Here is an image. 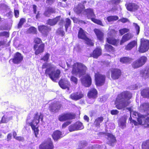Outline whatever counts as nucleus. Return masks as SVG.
Wrapping results in <instances>:
<instances>
[{
    "label": "nucleus",
    "mask_w": 149,
    "mask_h": 149,
    "mask_svg": "<svg viewBox=\"0 0 149 149\" xmlns=\"http://www.w3.org/2000/svg\"><path fill=\"white\" fill-rule=\"evenodd\" d=\"M143 96L149 98V88H147L143 89L141 92Z\"/></svg>",
    "instance_id": "c9c22d12"
},
{
    "label": "nucleus",
    "mask_w": 149,
    "mask_h": 149,
    "mask_svg": "<svg viewBox=\"0 0 149 149\" xmlns=\"http://www.w3.org/2000/svg\"><path fill=\"white\" fill-rule=\"evenodd\" d=\"M82 84L85 87L90 86L91 84V79L88 74L86 75L81 78Z\"/></svg>",
    "instance_id": "f8f14e48"
},
{
    "label": "nucleus",
    "mask_w": 149,
    "mask_h": 149,
    "mask_svg": "<svg viewBox=\"0 0 149 149\" xmlns=\"http://www.w3.org/2000/svg\"><path fill=\"white\" fill-rule=\"evenodd\" d=\"M9 113H8L6 115H5L2 117L1 120L0 121V124L1 123H6L10 120L12 119V117L9 116Z\"/></svg>",
    "instance_id": "bb28decb"
},
{
    "label": "nucleus",
    "mask_w": 149,
    "mask_h": 149,
    "mask_svg": "<svg viewBox=\"0 0 149 149\" xmlns=\"http://www.w3.org/2000/svg\"><path fill=\"white\" fill-rule=\"evenodd\" d=\"M132 97V94L127 91L118 95L115 102L116 107L118 109H121L127 107L130 103L129 100Z\"/></svg>",
    "instance_id": "f03ea898"
},
{
    "label": "nucleus",
    "mask_w": 149,
    "mask_h": 149,
    "mask_svg": "<svg viewBox=\"0 0 149 149\" xmlns=\"http://www.w3.org/2000/svg\"><path fill=\"white\" fill-rule=\"evenodd\" d=\"M127 118V116L124 115L119 120L118 124L122 129H123L126 127V121Z\"/></svg>",
    "instance_id": "5701e85b"
},
{
    "label": "nucleus",
    "mask_w": 149,
    "mask_h": 149,
    "mask_svg": "<svg viewBox=\"0 0 149 149\" xmlns=\"http://www.w3.org/2000/svg\"><path fill=\"white\" fill-rule=\"evenodd\" d=\"M140 110L144 111L147 115H149V103H143L140 107Z\"/></svg>",
    "instance_id": "393cba45"
},
{
    "label": "nucleus",
    "mask_w": 149,
    "mask_h": 149,
    "mask_svg": "<svg viewBox=\"0 0 149 149\" xmlns=\"http://www.w3.org/2000/svg\"><path fill=\"white\" fill-rule=\"evenodd\" d=\"M147 60V58L146 57H141L138 60L133 62L132 65L133 67L136 68L141 66L145 63Z\"/></svg>",
    "instance_id": "6e6552de"
},
{
    "label": "nucleus",
    "mask_w": 149,
    "mask_h": 149,
    "mask_svg": "<svg viewBox=\"0 0 149 149\" xmlns=\"http://www.w3.org/2000/svg\"><path fill=\"white\" fill-rule=\"evenodd\" d=\"M129 31V29L126 28H123L119 30V32L121 35H123Z\"/></svg>",
    "instance_id": "5fc2aeb1"
},
{
    "label": "nucleus",
    "mask_w": 149,
    "mask_h": 149,
    "mask_svg": "<svg viewBox=\"0 0 149 149\" xmlns=\"http://www.w3.org/2000/svg\"><path fill=\"white\" fill-rule=\"evenodd\" d=\"M36 31L37 30L36 29L33 27H31L28 30V32L29 33L34 34L36 33Z\"/></svg>",
    "instance_id": "09e8293b"
},
{
    "label": "nucleus",
    "mask_w": 149,
    "mask_h": 149,
    "mask_svg": "<svg viewBox=\"0 0 149 149\" xmlns=\"http://www.w3.org/2000/svg\"><path fill=\"white\" fill-rule=\"evenodd\" d=\"M40 149H53L54 146L50 138L45 140L39 146Z\"/></svg>",
    "instance_id": "0eeeda50"
},
{
    "label": "nucleus",
    "mask_w": 149,
    "mask_h": 149,
    "mask_svg": "<svg viewBox=\"0 0 149 149\" xmlns=\"http://www.w3.org/2000/svg\"><path fill=\"white\" fill-rule=\"evenodd\" d=\"M50 55V54L48 53L46 54L43 58L41 59V60L47 61Z\"/></svg>",
    "instance_id": "6e6d98bb"
},
{
    "label": "nucleus",
    "mask_w": 149,
    "mask_h": 149,
    "mask_svg": "<svg viewBox=\"0 0 149 149\" xmlns=\"http://www.w3.org/2000/svg\"><path fill=\"white\" fill-rule=\"evenodd\" d=\"M55 10L51 7L48 8L43 13L45 16L49 17L52 13H55Z\"/></svg>",
    "instance_id": "c85d7f7f"
},
{
    "label": "nucleus",
    "mask_w": 149,
    "mask_h": 149,
    "mask_svg": "<svg viewBox=\"0 0 149 149\" xmlns=\"http://www.w3.org/2000/svg\"><path fill=\"white\" fill-rule=\"evenodd\" d=\"M86 1H84L83 2L79 3L74 8V11L77 14L81 13L85 8L84 3H86Z\"/></svg>",
    "instance_id": "ddd939ff"
},
{
    "label": "nucleus",
    "mask_w": 149,
    "mask_h": 149,
    "mask_svg": "<svg viewBox=\"0 0 149 149\" xmlns=\"http://www.w3.org/2000/svg\"><path fill=\"white\" fill-rule=\"evenodd\" d=\"M74 50L77 52H79L80 50V47L79 45H77L74 48Z\"/></svg>",
    "instance_id": "338daca9"
},
{
    "label": "nucleus",
    "mask_w": 149,
    "mask_h": 149,
    "mask_svg": "<svg viewBox=\"0 0 149 149\" xmlns=\"http://www.w3.org/2000/svg\"><path fill=\"white\" fill-rule=\"evenodd\" d=\"M55 0H47L46 1V3L49 5H51L55 1Z\"/></svg>",
    "instance_id": "0e129e2a"
},
{
    "label": "nucleus",
    "mask_w": 149,
    "mask_h": 149,
    "mask_svg": "<svg viewBox=\"0 0 149 149\" xmlns=\"http://www.w3.org/2000/svg\"><path fill=\"white\" fill-rule=\"evenodd\" d=\"M133 26H134L137 35H138L140 31V27L136 24L134 23L133 24Z\"/></svg>",
    "instance_id": "864d4df0"
},
{
    "label": "nucleus",
    "mask_w": 149,
    "mask_h": 149,
    "mask_svg": "<svg viewBox=\"0 0 149 149\" xmlns=\"http://www.w3.org/2000/svg\"><path fill=\"white\" fill-rule=\"evenodd\" d=\"M84 40L86 41V44L89 45L93 46L94 45V42L93 40L90 39L89 38L87 37Z\"/></svg>",
    "instance_id": "a18cd8bd"
},
{
    "label": "nucleus",
    "mask_w": 149,
    "mask_h": 149,
    "mask_svg": "<svg viewBox=\"0 0 149 149\" xmlns=\"http://www.w3.org/2000/svg\"><path fill=\"white\" fill-rule=\"evenodd\" d=\"M43 69L46 68L45 74L48 75L50 79L54 81H56L60 77L61 71L57 69L56 70V67L51 63H46L42 66Z\"/></svg>",
    "instance_id": "7ed1b4c3"
},
{
    "label": "nucleus",
    "mask_w": 149,
    "mask_h": 149,
    "mask_svg": "<svg viewBox=\"0 0 149 149\" xmlns=\"http://www.w3.org/2000/svg\"><path fill=\"white\" fill-rule=\"evenodd\" d=\"M14 15L17 18L19 17V11L17 10H14Z\"/></svg>",
    "instance_id": "69168bd1"
},
{
    "label": "nucleus",
    "mask_w": 149,
    "mask_h": 149,
    "mask_svg": "<svg viewBox=\"0 0 149 149\" xmlns=\"http://www.w3.org/2000/svg\"><path fill=\"white\" fill-rule=\"evenodd\" d=\"M94 18H92V19H91L92 21L97 24L103 26L102 22L101 20L96 19Z\"/></svg>",
    "instance_id": "3c124183"
},
{
    "label": "nucleus",
    "mask_w": 149,
    "mask_h": 149,
    "mask_svg": "<svg viewBox=\"0 0 149 149\" xmlns=\"http://www.w3.org/2000/svg\"><path fill=\"white\" fill-rule=\"evenodd\" d=\"M133 37V36L130 33H128L125 34L123 36L120 41V45H122L124 42L131 39Z\"/></svg>",
    "instance_id": "a878e982"
},
{
    "label": "nucleus",
    "mask_w": 149,
    "mask_h": 149,
    "mask_svg": "<svg viewBox=\"0 0 149 149\" xmlns=\"http://www.w3.org/2000/svg\"><path fill=\"white\" fill-rule=\"evenodd\" d=\"M120 21L122 22L125 23L127 22L128 20L127 18H123L120 19Z\"/></svg>",
    "instance_id": "774afa93"
},
{
    "label": "nucleus",
    "mask_w": 149,
    "mask_h": 149,
    "mask_svg": "<svg viewBox=\"0 0 149 149\" xmlns=\"http://www.w3.org/2000/svg\"><path fill=\"white\" fill-rule=\"evenodd\" d=\"M130 113V117L129 118L131 122L133 123L135 125L139 124L144 125L145 127H148L149 125V119H147L146 115H141L136 111H132L131 108H127Z\"/></svg>",
    "instance_id": "f257e3e1"
},
{
    "label": "nucleus",
    "mask_w": 149,
    "mask_h": 149,
    "mask_svg": "<svg viewBox=\"0 0 149 149\" xmlns=\"http://www.w3.org/2000/svg\"><path fill=\"white\" fill-rule=\"evenodd\" d=\"M120 0H112L111 3L113 5H117L120 3Z\"/></svg>",
    "instance_id": "13d9d810"
},
{
    "label": "nucleus",
    "mask_w": 149,
    "mask_h": 149,
    "mask_svg": "<svg viewBox=\"0 0 149 149\" xmlns=\"http://www.w3.org/2000/svg\"><path fill=\"white\" fill-rule=\"evenodd\" d=\"M61 18L60 16H57L53 19H49L47 21V24L51 26L56 25Z\"/></svg>",
    "instance_id": "b1692460"
},
{
    "label": "nucleus",
    "mask_w": 149,
    "mask_h": 149,
    "mask_svg": "<svg viewBox=\"0 0 149 149\" xmlns=\"http://www.w3.org/2000/svg\"><path fill=\"white\" fill-rule=\"evenodd\" d=\"M76 127L78 130H81L84 128V126L82 125V124L80 122H77L75 123Z\"/></svg>",
    "instance_id": "49530a36"
},
{
    "label": "nucleus",
    "mask_w": 149,
    "mask_h": 149,
    "mask_svg": "<svg viewBox=\"0 0 149 149\" xmlns=\"http://www.w3.org/2000/svg\"><path fill=\"white\" fill-rule=\"evenodd\" d=\"M43 119V116L42 114L41 113L39 114L38 113H37L35 115L33 120L31 123H29L34 131V134L36 137H37L39 132V130L38 129V124L40 120L42 121Z\"/></svg>",
    "instance_id": "20e7f679"
},
{
    "label": "nucleus",
    "mask_w": 149,
    "mask_h": 149,
    "mask_svg": "<svg viewBox=\"0 0 149 149\" xmlns=\"http://www.w3.org/2000/svg\"><path fill=\"white\" fill-rule=\"evenodd\" d=\"M137 45V42L135 40H133L127 44L125 47V49L127 50H130Z\"/></svg>",
    "instance_id": "c756f323"
},
{
    "label": "nucleus",
    "mask_w": 149,
    "mask_h": 149,
    "mask_svg": "<svg viewBox=\"0 0 149 149\" xmlns=\"http://www.w3.org/2000/svg\"><path fill=\"white\" fill-rule=\"evenodd\" d=\"M34 42L35 43L37 44L40 43L41 42V40L39 38H36L34 39Z\"/></svg>",
    "instance_id": "052dcab7"
},
{
    "label": "nucleus",
    "mask_w": 149,
    "mask_h": 149,
    "mask_svg": "<svg viewBox=\"0 0 149 149\" xmlns=\"http://www.w3.org/2000/svg\"><path fill=\"white\" fill-rule=\"evenodd\" d=\"M125 5L127 10L130 11H135L139 8V6L134 3H129Z\"/></svg>",
    "instance_id": "412c9836"
},
{
    "label": "nucleus",
    "mask_w": 149,
    "mask_h": 149,
    "mask_svg": "<svg viewBox=\"0 0 149 149\" xmlns=\"http://www.w3.org/2000/svg\"><path fill=\"white\" fill-rule=\"evenodd\" d=\"M105 48L106 50L108 52H112L114 51V48L111 45L109 44L105 45Z\"/></svg>",
    "instance_id": "a19ab883"
},
{
    "label": "nucleus",
    "mask_w": 149,
    "mask_h": 149,
    "mask_svg": "<svg viewBox=\"0 0 149 149\" xmlns=\"http://www.w3.org/2000/svg\"><path fill=\"white\" fill-rule=\"evenodd\" d=\"M58 84L63 89H67V92L69 93H71V91L70 90V83L69 81L66 79L61 80L59 82Z\"/></svg>",
    "instance_id": "1a4fd4ad"
},
{
    "label": "nucleus",
    "mask_w": 149,
    "mask_h": 149,
    "mask_svg": "<svg viewBox=\"0 0 149 149\" xmlns=\"http://www.w3.org/2000/svg\"><path fill=\"white\" fill-rule=\"evenodd\" d=\"M101 54V49L100 48H97L93 52L92 56L94 58H97Z\"/></svg>",
    "instance_id": "f704fd0d"
},
{
    "label": "nucleus",
    "mask_w": 149,
    "mask_h": 149,
    "mask_svg": "<svg viewBox=\"0 0 149 149\" xmlns=\"http://www.w3.org/2000/svg\"><path fill=\"white\" fill-rule=\"evenodd\" d=\"M149 49V41L144 38L141 40V45L139 49V52L143 53L147 51Z\"/></svg>",
    "instance_id": "423d86ee"
},
{
    "label": "nucleus",
    "mask_w": 149,
    "mask_h": 149,
    "mask_svg": "<svg viewBox=\"0 0 149 149\" xmlns=\"http://www.w3.org/2000/svg\"><path fill=\"white\" fill-rule=\"evenodd\" d=\"M118 18L116 16H109L107 18V19L109 22L117 20Z\"/></svg>",
    "instance_id": "37998d69"
},
{
    "label": "nucleus",
    "mask_w": 149,
    "mask_h": 149,
    "mask_svg": "<svg viewBox=\"0 0 149 149\" xmlns=\"http://www.w3.org/2000/svg\"><path fill=\"white\" fill-rule=\"evenodd\" d=\"M39 31L42 34L45 35H47L49 31H51V28L44 25L39 26H38Z\"/></svg>",
    "instance_id": "f3484780"
},
{
    "label": "nucleus",
    "mask_w": 149,
    "mask_h": 149,
    "mask_svg": "<svg viewBox=\"0 0 149 149\" xmlns=\"http://www.w3.org/2000/svg\"><path fill=\"white\" fill-rule=\"evenodd\" d=\"M108 42L113 45H115L117 43V41L114 38L111 36L108 37L107 39Z\"/></svg>",
    "instance_id": "e433bc0d"
},
{
    "label": "nucleus",
    "mask_w": 149,
    "mask_h": 149,
    "mask_svg": "<svg viewBox=\"0 0 149 149\" xmlns=\"http://www.w3.org/2000/svg\"><path fill=\"white\" fill-rule=\"evenodd\" d=\"M97 91L95 88H93L88 93V95L90 98H95L97 97Z\"/></svg>",
    "instance_id": "2f4dec72"
},
{
    "label": "nucleus",
    "mask_w": 149,
    "mask_h": 149,
    "mask_svg": "<svg viewBox=\"0 0 149 149\" xmlns=\"http://www.w3.org/2000/svg\"><path fill=\"white\" fill-rule=\"evenodd\" d=\"M76 127L75 123L72 124L69 127V130L70 132L77 130H78Z\"/></svg>",
    "instance_id": "c03bdc74"
},
{
    "label": "nucleus",
    "mask_w": 149,
    "mask_h": 149,
    "mask_svg": "<svg viewBox=\"0 0 149 149\" xmlns=\"http://www.w3.org/2000/svg\"><path fill=\"white\" fill-rule=\"evenodd\" d=\"M83 96V94L81 92H77L72 94L70 97L73 100H77L82 98Z\"/></svg>",
    "instance_id": "aec40b11"
},
{
    "label": "nucleus",
    "mask_w": 149,
    "mask_h": 149,
    "mask_svg": "<svg viewBox=\"0 0 149 149\" xmlns=\"http://www.w3.org/2000/svg\"><path fill=\"white\" fill-rule=\"evenodd\" d=\"M26 19L24 18L21 19L18 25V28H20L22 27V25H23L24 23L26 22Z\"/></svg>",
    "instance_id": "de8ad7c7"
},
{
    "label": "nucleus",
    "mask_w": 149,
    "mask_h": 149,
    "mask_svg": "<svg viewBox=\"0 0 149 149\" xmlns=\"http://www.w3.org/2000/svg\"><path fill=\"white\" fill-rule=\"evenodd\" d=\"M141 74L143 77L145 78H148L149 77V67L146 68L144 71H143L141 72Z\"/></svg>",
    "instance_id": "ea45409f"
},
{
    "label": "nucleus",
    "mask_w": 149,
    "mask_h": 149,
    "mask_svg": "<svg viewBox=\"0 0 149 149\" xmlns=\"http://www.w3.org/2000/svg\"><path fill=\"white\" fill-rule=\"evenodd\" d=\"M78 37L79 38L85 40L87 36L86 32L81 28H80L78 32Z\"/></svg>",
    "instance_id": "72a5a7b5"
},
{
    "label": "nucleus",
    "mask_w": 149,
    "mask_h": 149,
    "mask_svg": "<svg viewBox=\"0 0 149 149\" xmlns=\"http://www.w3.org/2000/svg\"><path fill=\"white\" fill-rule=\"evenodd\" d=\"M120 61L123 63H130L132 61V59L128 57H125L121 58Z\"/></svg>",
    "instance_id": "4c0bfd02"
},
{
    "label": "nucleus",
    "mask_w": 149,
    "mask_h": 149,
    "mask_svg": "<svg viewBox=\"0 0 149 149\" xmlns=\"http://www.w3.org/2000/svg\"><path fill=\"white\" fill-rule=\"evenodd\" d=\"M104 118L103 117L100 116L97 118L95 120L94 125L96 127H100V123L103 121Z\"/></svg>",
    "instance_id": "473e14b6"
},
{
    "label": "nucleus",
    "mask_w": 149,
    "mask_h": 149,
    "mask_svg": "<svg viewBox=\"0 0 149 149\" xmlns=\"http://www.w3.org/2000/svg\"><path fill=\"white\" fill-rule=\"evenodd\" d=\"M70 80L72 83H73L74 84H77L78 79L75 77L72 76L70 78Z\"/></svg>",
    "instance_id": "8fccbe9b"
},
{
    "label": "nucleus",
    "mask_w": 149,
    "mask_h": 149,
    "mask_svg": "<svg viewBox=\"0 0 149 149\" xmlns=\"http://www.w3.org/2000/svg\"><path fill=\"white\" fill-rule=\"evenodd\" d=\"M8 34L7 32L3 31L0 33V36H8Z\"/></svg>",
    "instance_id": "680f3d73"
},
{
    "label": "nucleus",
    "mask_w": 149,
    "mask_h": 149,
    "mask_svg": "<svg viewBox=\"0 0 149 149\" xmlns=\"http://www.w3.org/2000/svg\"><path fill=\"white\" fill-rule=\"evenodd\" d=\"M61 105L58 102L52 103L49 106V109L50 111L56 112H58L60 109Z\"/></svg>",
    "instance_id": "a211bd4d"
},
{
    "label": "nucleus",
    "mask_w": 149,
    "mask_h": 149,
    "mask_svg": "<svg viewBox=\"0 0 149 149\" xmlns=\"http://www.w3.org/2000/svg\"><path fill=\"white\" fill-rule=\"evenodd\" d=\"M111 78L114 79H118L121 75V71L118 69H113L111 71Z\"/></svg>",
    "instance_id": "6ab92c4d"
},
{
    "label": "nucleus",
    "mask_w": 149,
    "mask_h": 149,
    "mask_svg": "<svg viewBox=\"0 0 149 149\" xmlns=\"http://www.w3.org/2000/svg\"><path fill=\"white\" fill-rule=\"evenodd\" d=\"M119 112V111L117 110H112L111 111V113L113 115H117Z\"/></svg>",
    "instance_id": "bf43d9fd"
},
{
    "label": "nucleus",
    "mask_w": 149,
    "mask_h": 149,
    "mask_svg": "<svg viewBox=\"0 0 149 149\" xmlns=\"http://www.w3.org/2000/svg\"><path fill=\"white\" fill-rule=\"evenodd\" d=\"M44 47V45L42 44L40 45L38 48L35 52V54L37 55L40 53L43 52Z\"/></svg>",
    "instance_id": "58836bf2"
},
{
    "label": "nucleus",
    "mask_w": 149,
    "mask_h": 149,
    "mask_svg": "<svg viewBox=\"0 0 149 149\" xmlns=\"http://www.w3.org/2000/svg\"><path fill=\"white\" fill-rule=\"evenodd\" d=\"M74 116L70 113H65L59 115L58 120L61 122L64 121L68 120H71L74 118Z\"/></svg>",
    "instance_id": "9d476101"
},
{
    "label": "nucleus",
    "mask_w": 149,
    "mask_h": 149,
    "mask_svg": "<svg viewBox=\"0 0 149 149\" xmlns=\"http://www.w3.org/2000/svg\"><path fill=\"white\" fill-rule=\"evenodd\" d=\"M87 68L84 65L81 63H75L73 66L72 73L81 77L85 74Z\"/></svg>",
    "instance_id": "39448f33"
},
{
    "label": "nucleus",
    "mask_w": 149,
    "mask_h": 149,
    "mask_svg": "<svg viewBox=\"0 0 149 149\" xmlns=\"http://www.w3.org/2000/svg\"><path fill=\"white\" fill-rule=\"evenodd\" d=\"M23 56L20 53L17 52L14 55L13 62L15 64H19L23 60Z\"/></svg>",
    "instance_id": "4468645a"
},
{
    "label": "nucleus",
    "mask_w": 149,
    "mask_h": 149,
    "mask_svg": "<svg viewBox=\"0 0 149 149\" xmlns=\"http://www.w3.org/2000/svg\"><path fill=\"white\" fill-rule=\"evenodd\" d=\"M83 13L88 19H92V18L95 17L93 10L91 8L86 9L83 12Z\"/></svg>",
    "instance_id": "2eb2a0df"
},
{
    "label": "nucleus",
    "mask_w": 149,
    "mask_h": 149,
    "mask_svg": "<svg viewBox=\"0 0 149 149\" xmlns=\"http://www.w3.org/2000/svg\"><path fill=\"white\" fill-rule=\"evenodd\" d=\"M61 132L57 130L54 132L52 134V136L53 139L56 141L61 137Z\"/></svg>",
    "instance_id": "7c9ffc66"
},
{
    "label": "nucleus",
    "mask_w": 149,
    "mask_h": 149,
    "mask_svg": "<svg viewBox=\"0 0 149 149\" xmlns=\"http://www.w3.org/2000/svg\"><path fill=\"white\" fill-rule=\"evenodd\" d=\"M142 149H149V139L143 142L142 144Z\"/></svg>",
    "instance_id": "79ce46f5"
},
{
    "label": "nucleus",
    "mask_w": 149,
    "mask_h": 149,
    "mask_svg": "<svg viewBox=\"0 0 149 149\" xmlns=\"http://www.w3.org/2000/svg\"><path fill=\"white\" fill-rule=\"evenodd\" d=\"M72 123V121L70 120L68 121L65 123H64L62 125V128H64L66 127L67 126L69 125V124H71Z\"/></svg>",
    "instance_id": "4d7b16f0"
},
{
    "label": "nucleus",
    "mask_w": 149,
    "mask_h": 149,
    "mask_svg": "<svg viewBox=\"0 0 149 149\" xmlns=\"http://www.w3.org/2000/svg\"><path fill=\"white\" fill-rule=\"evenodd\" d=\"M60 24L61 25L64 24L66 32H68V33L71 32V31L70 30H69V31H68V28L70 26L71 24V21L70 19L68 18H66L65 19H62L61 20Z\"/></svg>",
    "instance_id": "dca6fc26"
},
{
    "label": "nucleus",
    "mask_w": 149,
    "mask_h": 149,
    "mask_svg": "<svg viewBox=\"0 0 149 149\" xmlns=\"http://www.w3.org/2000/svg\"><path fill=\"white\" fill-rule=\"evenodd\" d=\"M107 136L108 137V141L107 143L110 146H113L114 145V143L115 142L116 139L115 137L111 134H108Z\"/></svg>",
    "instance_id": "4be33fe9"
},
{
    "label": "nucleus",
    "mask_w": 149,
    "mask_h": 149,
    "mask_svg": "<svg viewBox=\"0 0 149 149\" xmlns=\"http://www.w3.org/2000/svg\"><path fill=\"white\" fill-rule=\"evenodd\" d=\"M94 31L97 36L98 39L102 41L103 39L104 33L100 30L97 29H95Z\"/></svg>",
    "instance_id": "cd10ccee"
},
{
    "label": "nucleus",
    "mask_w": 149,
    "mask_h": 149,
    "mask_svg": "<svg viewBox=\"0 0 149 149\" xmlns=\"http://www.w3.org/2000/svg\"><path fill=\"white\" fill-rule=\"evenodd\" d=\"M15 139L19 141H24V137L21 136L16 137Z\"/></svg>",
    "instance_id": "e2e57ef3"
},
{
    "label": "nucleus",
    "mask_w": 149,
    "mask_h": 149,
    "mask_svg": "<svg viewBox=\"0 0 149 149\" xmlns=\"http://www.w3.org/2000/svg\"><path fill=\"white\" fill-rule=\"evenodd\" d=\"M95 79L96 85L102 86L104 84L105 80V76L101 74L98 73L95 74Z\"/></svg>",
    "instance_id": "9b49d317"
},
{
    "label": "nucleus",
    "mask_w": 149,
    "mask_h": 149,
    "mask_svg": "<svg viewBox=\"0 0 149 149\" xmlns=\"http://www.w3.org/2000/svg\"><path fill=\"white\" fill-rule=\"evenodd\" d=\"M57 32L58 34L61 35L62 36H64L65 33L63 29L62 28H59L57 30Z\"/></svg>",
    "instance_id": "603ef678"
}]
</instances>
